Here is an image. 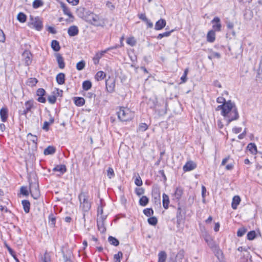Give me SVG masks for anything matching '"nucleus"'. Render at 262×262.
Wrapping results in <instances>:
<instances>
[{"mask_svg": "<svg viewBox=\"0 0 262 262\" xmlns=\"http://www.w3.org/2000/svg\"><path fill=\"white\" fill-rule=\"evenodd\" d=\"M216 111H221V114L223 116L226 125L233 121L236 120L239 118L237 108L234 102L231 100L227 101V103L217 106Z\"/></svg>", "mask_w": 262, "mask_h": 262, "instance_id": "1", "label": "nucleus"}, {"mask_svg": "<svg viewBox=\"0 0 262 262\" xmlns=\"http://www.w3.org/2000/svg\"><path fill=\"white\" fill-rule=\"evenodd\" d=\"M80 202V208L83 212H88L91 208V203L89 201V196L87 192H81L78 195Z\"/></svg>", "mask_w": 262, "mask_h": 262, "instance_id": "2", "label": "nucleus"}, {"mask_svg": "<svg viewBox=\"0 0 262 262\" xmlns=\"http://www.w3.org/2000/svg\"><path fill=\"white\" fill-rule=\"evenodd\" d=\"M117 115L121 121H128L134 118V113L127 107H120L117 111Z\"/></svg>", "mask_w": 262, "mask_h": 262, "instance_id": "3", "label": "nucleus"}, {"mask_svg": "<svg viewBox=\"0 0 262 262\" xmlns=\"http://www.w3.org/2000/svg\"><path fill=\"white\" fill-rule=\"evenodd\" d=\"M30 192L33 198L37 200L40 196V191L38 184L30 183Z\"/></svg>", "mask_w": 262, "mask_h": 262, "instance_id": "4", "label": "nucleus"}, {"mask_svg": "<svg viewBox=\"0 0 262 262\" xmlns=\"http://www.w3.org/2000/svg\"><path fill=\"white\" fill-rule=\"evenodd\" d=\"M34 100H29L25 103V108L24 110L19 111V114L21 115L26 116L27 114L31 111L32 108L34 107Z\"/></svg>", "mask_w": 262, "mask_h": 262, "instance_id": "5", "label": "nucleus"}, {"mask_svg": "<svg viewBox=\"0 0 262 262\" xmlns=\"http://www.w3.org/2000/svg\"><path fill=\"white\" fill-rule=\"evenodd\" d=\"M177 225L180 227L181 224L183 223L185 220V213L183 212L181 207L179 206L176 213Z\"/></svg>", "mask_w": 262, "mask_h": 262, "instance_id": "6", "label": "nucleus"}, {"mask_svg": "<svg viewBox=\"0 0 262 262\" xmlns=\"http://www.w3.org/2000/svg\"><path fill=\"white\" fill-rule=\"evenodd\" d=\"M106 89L107 92L112 93L114 92L115 88V80L109 77L105 81Z\"/></svg>", "mask_w": 262, "mask_h": 262, "instance_id": "7", "label": "nucleus"}, {"mask_svg": "<svg viewBox=\"0 0 262 262\" xmlns=\"http://www.w3.org/2000/svg\"><path fill=\"white\" fill-rule=\"evenodd\" d=\"M211 23L213 24L212 28L214 31H220L221 30V23L220 18L219 17H215L212 20Z\"/></svg>", "mask_w": 262, "mask_h": 262, "instance_id": "8", "label": "nucleus"}, {"mask_svg": "<svg viewBox=\"0 0 262 262\" xmlns=\"http://www.w3.org/2000/svg\"><path fill=\"white\" fill-rule=\"evenodd\" d=\"M106 219L104 217L100 216L97 219V224L99 231L101 233H104L106 231L104 225V222Z\"/></svg>", "mask_w": 262, "mask_h": 262, "instance_id": "9", "label": "nucleus"}, {"mask_svg": "<svg viewBox=\"0 0 262 262\" xmlns=\"http://www.w3.org/2000/svg\"><path fill=\"white\" fill-rule=\"evenodd\" d=\"M46 94V91L43 89H38L36 91V95L38 96L37 100L40 103H45L46 98L43 97Z\"/></svg>", "mask_w": 262, "mask_h": 262, "instance_id": "10", "label": "nucleus"}, {"mask_svg": "<svg viewBox=\"0 0 262 262\" xmlns=\"http://www.w3.org/2000/svg\"><path fill=\"white\" fill-rule=\"evenodd\" d=\"M196 167V164L192 161H188L183 166L184 171H189L195 169Z\"/></svg>", "mask_w": 262, "mask_h": 262, "instance_id": "11", "label": "nucleus"}, {"mask_svg": "<svg viewBox=\"0 0 262 262\" xmlns=\"http://www.w3.org/2000/svg\"><path fill=\"white\" fill-rule=\"evenodd\" d=\"M203 236L205 242L207 243L208 245L210 247L212 248L214 245V243L212 237L207 232H205L203 233Z\"/></svg>", "mask_w": 262, "mask_h": 262, "instance_id": "12", "label": "nucleus"}, {"mask_svg": "<svg viewBox=\"0 0 262 262\" xmlns=\"http://www.w3.org/2000/svg\"><path fill=\"white\" fill-rule=\"evenodd\" d=\"M23 56L24 58V61L26 65L29 66L32 62V54L31 53L28 51H25L23 54Z\"/></svg>", "mask_w": 262, "mask_h": 262, "instance_id": "13", "label": "nucleus"}, {"mask_svg": "<svg viewBox=\"0 0 262 262\" xmlns=\"http://www.w3.org/2000/svg\"><path fill=\"white\" fill-rule=\"evenodd\" d=\"M0 117L2 122L7 121L8 117V111L6 107H3L0 110Z\"/></svg>", "mask_w": 262, "mask_h": 262, "instance_id": "14", "label": "nucleus"}, {"mask_svg": "<svg viewBox=\"0 0 262 262\" xmlns=\"http://www.w3.org/2000/svg\"><path fill=\"white\" fill-rule=\"evenodd\" d=\"M79 33V30L76 26H70L68 30V33L70 36H75Z\"/></svg>", "mask_w": 262, "mask_h": 262, "instance_id": "15", "label": "nucleus"}, {"mask_svg": "<svg viewBox=\"0 0 262 262\" xmlns=\"http://www.w3.org/2000/svg\"><path fill=\"white\" fill-rule=\"evenodd\" d=\"M166 24V20L161 18L156 23L155 29L156 30H160L165 27Z\"/></svg>", "mask_w": 262, "mask_h": 262, "instance_id": "16", "label": "nucleus"}, {"mask_svg": "<svg viewBox=\"0 0 262 262\" xmlns=\"http://www.w3.org/2000/svg\"><path fill=\"white\" fill-rule=\"evenodd\" d=\"M55 56L56 57V60L58 62L59 68L62 69H63L65 67V63L61 55H60L59 53H57L55 55Z\"/></svg>", "mask_w": 262, "mask_h": 262, "instance_id": "17", "label": "nucleus"}, {"mask_svg": "<svg viewBox=\"0 0 262 262\" xmlns=\"http://www.w3.org/2000/svg\"><path fill=\"white\" fill-rule=\"evenodd\" d=\"M60 6L64 14L68 15L70 18H73V16L72 13L71 12L69 8L66 6V5L63 3H61Z\"/></svg>", "mask_w": 262, "mask_h": 262, "instance_id": "18", "label": "nucleus"}, {"mask_svg": "<svg viewBox=\"0 0 262 262\" xmlns=\"http://www.w3.org/2000/svg\"><path fill=\"white\" fill-rule=\"evenodd\" d=\"M56 80L58 84L61 85L65 82V74L63 73L58 74L56 77Z\"/></svg>", "mask_w": 262, "mask_h": 262, "instance_id": "19", "label": "nucleus"}, {"mask_svg": "<svg viewBox=\"0 0 262 262\" xmlns=\"http://www.w3.org/2000/svg\"><path fill=\"white\" fill-rule=\"evenodd\" d=\"M162 203L163 206L165 209H167L169 207V199L168 195L165 193H163L162 195Z\"/></svg>", "mask_w": 262, "mask_h": 262, "instance_id": "20", "label": "nucleus"}, {"mask_svg": "<svg viewBox=\"0 0 262 262\" xmlns=\"http://www.w3.org/2000/svg\"><path fill=\"white\" fill-rule=\"evenodd\" d=\"M241 198L238 195H235L234 196L232 199V208L233 209H236L237 207V206L239 205V204L241 202Z\"/></svg>", "mask_w": 262, "mask_h": 262, "instance_id": "21", "label": "nucleus"}, {"mask_svg": "<svg viewBox=\"0 0 262 262\" xmlns=\"http://www.w3.org/2000/svg\"><path fill=\"white\" fill-rule=\"evenodd\" d=\"M152 196L154 198V199L160 203V190L157 188L152 189Z\"/></svg>", "mask_w": 262, "mask_h": 262, "instance_id": "22", "label": "nucleus"}, {"mask_svg": "<svg viewBox=\"0 0 262 262\" xmlns=\"http://www.w3.org/2000/svg\"><path fill=\"white\" fill-rule=\"evenodd\" d=\"M215 39V31L213 30L209 31L207 34V40L209 42H213Z\"/></svg>", "mask_w": 262, "mask_h": 262, "instance_id": "23", "label": "nucleus"}, {"mask_svg": "<svg viewBox=\"0 0 262 262\" xmlns=\"http://www.w3.org/2000/svg\"><path fill=\"white\" fill-rule=\"evenodd\" d=\"M248 150L253 155H255L257 153V147L255 143H250L248 144V146L247 147Z\"/></svg>", "mask_w": 262, "mask_h": 262, "instance_id": "24", "label": "nucleus"}, {"mask_svg": "<svg viewBox=\"0 0 262 262\" xmlns=\"http://www.w3.org/2000/svg\"><path fill=\"white\" fill-rule=\"evenodd\" d=\"M53 171H59L61 174H63L67 171L66 166L64 165H57L53 168Z\"/></svg>", "mask_w": 262, "mask_h": 262, "instance_id": "25", "label": "nucleus"}, {"mask_svg": "<svg viewBox=\"0 0 262 262\" xmlns=\"http://www.w3.org/2000/svg\"><path fill=\"white\" fill-rule=\"evenodd\" d=\"M74 103L78 106H82L85 103V100L82 97H75Z\"/></svg>", "mask_w": 262, "mask_h": 262, "instance_id": "26", "label": "nucleus"}, {"mask_svg": "<svg viewBox=\"0 0 262 262\" xmlns=\"http://www.w3.org/2000/svg\"><path fill=\"white\" fill-rule=\"evenodd\" d=\"M21 204L23 206L24 211L27 213H29L30 207V203L29 201L28 200H23L21 201Z\"/></svg>", "mask_w": 262, "mask_h": 262, "instance_id": "27", "label": "nucleus"}, {"mask_svg": "<svg viewBox=\"0 0 262 262\" xmlns=\"http://www.w3.org/2000/svg\"><path fill=\"white\" fill-rule=\"evenodd\" d=\"M167 254L164 251H161L158 253V262H165Z\"/></svg>", "mask_w": 262, "mask_h": 262, "instance_id": "28", "label": "nucleus"}, {"mask_svg": "<svg viewBox=\"0 0 262 262\" xmlns=\"http://www.w3.org/2000/svg\"><path fill=\"white\" fill-rule=\"evenodd\" d=\"M56 149L52 146H49L45 149L43 153L45 155H52L55 153Z\"/></svg>", "mask_w": 262, "mask_h": 262, "instance_id": "29", "label": "nucleus"}, {"mask_svg": "<svg viewBox=\"0 0 262 262\" xmlns=\"http://www.w3.org/2000/svg\"><path fill=\"white\" fill-rule=\"evenodd\" d=\"M51 48L56 52L59 51L60 49L59 42L56 40H52L51 42Z\"/></svg>", "mask_w": 262, "mask_h": 262, "instance_id": "30", "label": "nucleus"}, {"mask_svg": "<svg viewBox=\"0 0 262 262\" xmlns=\"http://www.w3.org/2000/svg\"><path fill=\"white\" fill-rule=\"evenodd\" d=\"M105 76V73L104 72L100 71L96 73L95 78L97 81H100L103 79Z\"/></svg>", "mask_w": 262, "mask_h": 262, "instance_id": "31", "label": "nucleus"}, {"mask_svg": "<svg viewBox=\"0 0 262 262\" xmlns=\"http://www.w3.org/2000/svg\"><path fill=\"white\" fill-rule=\"evenodd\" d=\"M183 191L181 188H180V187L177 188L175 190L174 193V196L175 198L177 200H179L181 198V197L183 194Z\"/></svg>", "mask_w": 262, "mask_h": 262, "instance_id": "32", "label": "nucleus"}, {"mask_svg": "<svg viewBox=\"0 0 262 262\" xmlns=\"http://www.w3.org/2000/svg\"><path fill=\"white\" fill-rule=\"evenodd\" d=\"M108 241L110 243L111 245H113L114 246H117L119 244V241L114 237L112 236H110L108 238Z\"/></svg>", "mask_w": 262, "mask_h": 262, "instance_id": "33", "label": "nucleus"}, {"mask_svg": "<svg viewBox=\"0 0 262 262\" xmlns=\"http://www.w3.org/2000/svg\"><path fill=\"white\" fill-rule=\"evenodd\" d=\"M149 202V199L146 196H142L139 200V204L142 206H145Z\"/></svg>", "mask_w": 262, "mask_h": 262, "instance_id": "34", "label": "nucleus"}, {"mask_svg": "<svg viewBox=\"0 0 262 262\" xmlns=\"http://www.w3.org/2000/svg\"><path fill=\"white\" fill-rule=\"evenodd\" d=\"M92 88V82L89 80L84 81L82 83V89L84 91H88Z\"/></svg>", "mask_w": 262, "mask_h": 262, "instance_id": "35", "label": "nucleus"}, {"mask_svg": "<svg viewBox=\"0 0 262 262\" xmlns=\"http://www.w3.org/2000/svg\"><path fill=\"white\" fill-rule=\"evenodd\" d=\"M98 20H99V17L97 15L92 14L90 16V21L92 24L96 25V26H99V24H98Z\"/></svg>", "mask_w": 262, "mask_h": 262, "instance_id": "36", "label": "nucleus"}, {"mask_svg": "<svg viewBox=\"0 0 262 262\" xmlns=\"http://www.w3.org/2000/svg\"><path fill=\"white\" fill-rule=\"evenodd\" d=\"M148 105L150 108H156L158 105L157 98L150 99L148 101Z\"/></svg>", "mask_w": 262, "mask_h": 262, "instance_id": "37", "label": "nucleus"}, {"mask_svg": "<svg viewBox=\"0 0 262 262\" xmlns=\"http://www.w3.org/2000/svg\"><path fill=\"white\" fill-rule=\"evenodd\" d=\"M148 128V125L145 123H141L139 125L137 131L139 132H144Z\"/></svg>", "mask_w": 262, "mask_h": 262, "instance_id": "38", "label": "nucleus"}, {"mask_svg": "<svg viewBox=\"0 0 262 262\" xmlns=\"http://www.w3.org/2000/svg\"><path fill=\"white\" fill-rule=\"evenodd\" d=\"M33 26L38 31L41 30L43 27L42 22L39 20L35 21L33 23Z\"/></svg>", "mask_w": 262, "mask_h": 262, "instance_id": "39", "label": "nucleus"}, {"mask_svg": "<svg viewBox=\"0 0 262 262\" xmlns=\"http://www.w3.org/2000/svg\"><path fill=\"white\" fill-rule=\"evenodd\" d=\"M28 139L35 144H37V137L35 135H32L31 133H29L27 135Z\"/></svg>", "mask_w": 262, "mask_h": 262, "instance_id": "40", "label": "nucleus"}, {"mask_svg": "<svg viewBox=\"0 0 262 262\" xmlns=\"http://www.w3.org/2000/svg\"><path fill=\"white\" fill-rule=\"evenodd\" d=\"M100 216L104 217L105 219L106 217V215L103 214V206L101 203V205L98 206L97 208V217H100Z\"/></svg>", "mask_w": 262, "mask_h": 262, "instance_id": "41", "label": "nucleus"}, {"mask_svg": "<svg viewBox=\"0 0 262 262\" xmlns=\"http://www.w3.org/2000/svg\"><path fill=\"white\" fill-rule=\"evenodd\" d=\"M123 256V253L121 251H119L117 254L114 255V262H120L121 258Z\"/></svg>", "mask_w": 262, "mask_h": 262, "instance_id": "42", "label": "nucleus"}, {"mask_svg": "<svg viewBox=\"0 0 262 262\" xmlns=\"http://www.w3.org/2000/svg\"><path fill=\"white\" fill-rule=\"evenodd\" d=\"M26 15L23 13L20 12L17 15V19L20 23H25L26 21Z\"/></svg>", "mask_w": 262, "mask_h": 262, "instance_id": "43", "label": "nucleus"}, {"mask_svg": "<svg viewBox=\"0 0 262 262\" xmlns=\"http://www.w3.org/2000/svg\"><path fill=\"white\" fill-rule=\"evenodd\" d=\"M147 221L148 224L152 226L156 225L158 223V220L155 216H152L148 218Z\"/></svg>", "mask_w": 262, "mask_h": 262, "instance_id": "44", "label": "nucleus"}, {"mask_svg": "<svg viewBox=\"0 0 262 262\" xmlns=\"http://www.w3.org/2000/svg\"><path fill=\"white\" fill-rule=\"evenodd\" d=\"M172 32H173V30L165 32L163 33H160L157 36V38L158 39H161L163 37H168L169 36H170Z\"/></svg>", "mask_w": 262, "mask_h": 262, "instance_id": "45", "label": "nucleus"}, {"mask_svg": "<svg viewBox=\"0 0 262 262\" xmlns=\"http://www.w3.org/2000/svg\"><path fill=\"white\" fill-rule=\"evenodd\" d=\"M85 66V62L84 60L78 62L76 64V69L78 71L83 70Z\"/></svg>", "mask_w": 262, "mask_h": 262, "instance_id": "46", "label": "nucleus"}, {"mask_svg": "<svg viewBox=\"0 0 262 262\" xmlns=\"http://www.w3.org/2000/svg\"><path fill=\"white\" fill-rule=\"evenodd\" d=\"M144 214L147 216H150L154 214V210L152 208H146L143 210Z\"/></svg>", "mask_w": 262, "mask_h": 262, "instance_id": "47", "label": "nucleus"}, {"mask_svg": "<svg viewBox=\"0 0 262 262\" xmlns=\"http://www.w3.org/2000/svg\"><path fill=\"white\" fill-rule=\"evenodd\" d=\"M126 43L128 45L131 46L132 47H133V46H135V45L136 43V41L134 37H130L127 39Z\"/></svg>", "mask_w": 262, "mask_h": 262, "instance_id": "48", "label": "nucleus"}, {"mask_svg": "<svg viewBox=\"0 0 262 262\" xmlns=\"http://www.w3.org/2000/svg\"><path fill=\"white\" fill-rule=\"evenodd\" d=\"M43 5V3L41 0H34L33 2V7L34 8H38Z\"/></svg>", "mask_w": 262, "mask_h": 262, "instance_id": "49", "label": "nucleus"}, {"mask_svg": "<svg viewBox=\"0 0 262 262\" xmlns=\"http://www.w3.org/2000/svg\"><path fill=\"white\" fill-rule=\"evenodd\" d=\"M256 236V233L255 231H251L249 232L247 235V239L249 240H253Z\"/></svg>", "mask_w": 262, "mask_h": 262, "instance_id": "50", "label": "nucleus"}, {"mask_svg": "<svg viewBox=\"0 0 262 262\" xmlns=\"http://www.w3.org/2000/svg\"><path fill=\"white\" fill-rule=\"evenodd\" d=\"M107 177L111 179L115 176V173L112 167H109L107 170Z\"/></svg>", "mask_w": 262, "mask_h": 262, "instance_id": "51", "label": "nucleus"}, {"mask_svg": "<svg viewBox=\"0 0 262 262\" xmlns=\"http://www.w3.org/2000/svg\"><path fill=\"white\" fill-rule=\"evenodd\" d=\"M185 252L184 250H180L176 255V258L179 260H182L184 256Z\"/></svg>", "mask_w": 262, "mask_h": 262, "instance_id": "52", "label": "nucleus"}, {"mask_svg": "<svg viewBox=\"0 0 262 262\" xmlns=\"http://www.w3.org/2000/svg\"><path fill=\"white\" fill-rule=\"evenodd\" d=\"M246 229L244 228H239L237 232V235L238 237L243 236L246 233Z\"/></svg>", "mask_w": 262, "mask_h": 262, "instance_id": "53", "label": "nucleus"}, {"mask_svg": "<svg viewBox=\"0 0 262 262\" xmlns=\"http://www.w3.org/2000/svg\"><path fill=\"white\" fill-rule=\"evenodd\" d=\"M48 100L50 103L54 104L56 101V97L55 95L49 96Z\"/></svg>", "mask_w": 262, "mask_h": 262, "instance_id": "54", "label": "nucleus"}, {"mask_svg": "<svg viewBox=\"0 0 262 262\" xmlns=\"http://www.w3.org/2000/svg\"><path fill=\"white\" fill-rule=\"evenodd\" d=\"M188 72V69H186L184 70V74L183 76L181 78V80H182V82L184 83L187 81V75Z\"/></svg>", "mask_w": 262, "mask_h": 262, "instance_id": "55", "label": "nucleus"}, {"mask_svg": "<svg viewBox=\"0 0 262 262\" xmlns=\"http://www.w3.org/2000/svg\"><path fill=\"white\" fill-rule=\"evenodd\" d=\"M37 82V80L35 78H31L28 81V83L29 85H34Z\"/></svg>", "mask_w": 262, "mask_h": 262, "instance_id": "56", "label": "nucleus"}, {"mask_svg": "<svg viewBox=\"0 0 262 262\" xmlns=\"http://www.w3.org/2000/svg\"><path fill=\"white\" fill-rule=\"evenodd\" d=\"M135 192L137 195L140 196L144 193V189L143 188H136Z\"/></svg>", "mask_w": 262, "mask_h": 262, "instance_id": "57", "label": "nucleus"}, {"mask_svg": "<svg viewBox=\"0 0 262 262\" xmlns=\"http://www.w3.org/2000/svg\"><path fill=\"white\" fill-rule=\"evenodd\" d=\"M135 183L138 186H141L142 185V181L139 176L135 179Z\"/></svg>", "mask_w": 262, "mask_h": 262, "instance_id": "58", "label": "nucleus"}, {"mask_svg": "<svg viewBox=\"0 0 262 262\" xmlns=\"http://www.w3.org/2000/svg\"><path fill=\"white\" fill-rule=\"evenodd\" d=\"M216 102L219 103H222V104L224 103H227V101H226V99L223 97H219L216 99Z\"/></svg>", "mask_w": 262, "mask_h": 262, "instance_id": "59", "label": "nucleus"}, {"mask_svg": "<svg viewBox=\"0 0 262 262\" xmlns=\"http://www.w3.org/2000/svg\"><path fill=\"white\" fill-rule=\"evenodd\" d=\"M20 192L21 194L25 195H28L29 194L28 191L26 187H21L20 188Z\"/></svg>", "mask_w": 262, "mask_h": 262, "instance_id": "60", "label": "nucleus"}, {"mask_svg": "<svg viewBox=\"0 0 262 262\" xmlns=\"http://www.w3.org/2000/svg\"><path fill=\"white\" fill-rule=\"evenodd\" d=\"M50 125L49 124V123L48 122H47V121H45L44 123H43V125L42 127V128L43 129V130H45L46 131H48L49 130V126Z\"/></svg>", "mask_w": 262, "mask_h": 262, "instance_id": "61", "label": "nucleus"}, {"mask_svg": "<svg viewBox=\"0 0 262 262\" xmlns=\"http://www.w3.org/2000/svg\"><path fill=\"white\" fill-rule=\"evenodd\" d=\"M5 40V35L2 30H0V42H4Z\"/></svg>", "mask_w": 262, "mask_h": 262, "instance_id": "62", "label": "nucleus"}, {"mask_svg": "<svg viewBox=\"0 0 262 262\" xmlns=\"http://www.w3.org/2000/svg\"><path fill=\"white\" fill-rule=\"evenodd\" d=\"M138 17L140 19L144 21H145V20H147V18L146 17V16L144 13L139 14Z\"/></svg>", "mask_w": 262, "mask_h": 262, "instance_id": "63", "label": "nucleus"}, {"mask_svg": "<svg viewBox=\"0 0 262 262\" xmlns=\"http://www.w3.org/2000/svg\"><path fill=\"white\" fill-rule=\"evenodd\" d=\"M43 262H50V256L47 253H45V255H44Z\"/></svg>", "mask_w": 262, "mask_h": 262, "instance_id": "64", "label": "nucleus"}]
</instances>
